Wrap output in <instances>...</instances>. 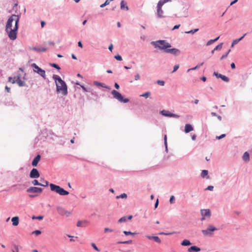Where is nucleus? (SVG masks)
Listing matches in <instances>:
<instances>
[{"label":"nucleus","instance_id":"nucleus-4","mask_svg":"<svg viewBox=\"0 0 252 252\" xmlns=\"http://www.w3.org/2000/svg\"><path fill=\"white\" fill-rule=\"evenodd\" d=\"M49 185L50 187L51 191H54L60 195L64 196L69 194V192L68 191L65 190L63 188L58 185L53 183H50Z\"/></svg>","mask_w":252,"mask_h":252},{"label":"nucleus","instance_id":"nucleus-57","mask_svg":"<svg viewBox=\"0 0 252 252\" xmlns=\"http://www.w3.org/2000/svg\"><path fill=\"white\" fill-rule=\"evenodd\" d=\"M238 42H239L238 40H237V39L234 40L231 44V47H233L234 46V45L237 44Z\"/></svg>","mask_w":252,"mask_h":252},{"label":"nucleus","instance_id":"nucleus-54","mask_svg":"<svg viewBox=\"0 0 252 252\" xmlns=\"http://www.w3.org/2000/svg\"><path fill=\"white\" fill-rule=\"evenodd\" d=\"M179 68V64H176V65H174L173 67V70L172 71V72H174L176 71H177Z\"/></svg>","mask_w":252,"mask_h":252},{"label":"nucleus","instance_id":"nucleus-36","mask_svg":"<svg viewBox=\"0 0 252 252\" xmlns=\"http://www.w3.org/2000/svg\"><path fill=\"white\" fill-rule=\"evenodd\" d=\"M126 220H127V216H124V217L121 218L118 220V222L119 223H122V222H126Z\"/></svg>","mask_w":252,"mask_h":252},{"label":"nucleus","instance_id":"nucleus-2","mask_svg":"<svg viewBox=\"0 0 252 252\" xmlns=\"http://www.w3.org/2000/svg\"><path fill=\"white\" fill-rule=\"evenodd\" d=\"M52 78L55 82L56 92L58 94H62L63 96L67 95L68 94L67 86L65 81L58 75H53Z\"/></svg>","mask_w":252,"mask_h":252},{"label":"nucleus","instance_id":"nucleus-58","mask_svg":"<svg viewBox=\"0 0 252 252\" xmlns=\"http://www.w3.org/2000/svg\"><path fill=\"white\" fill-rule=\"evenodd\" d=\"M113 230L112 229L109 228H105L104 229V232L105 233L107 232H112Z\"/></svg>","mask_w":252,"mask_h":252},{"label":"nucleus","instance_id":"nucleus-19","mask_svg":"<svg viewBox=\"0 0 252 252\" xmlns=\"http://www.w3.org/2000/svg\"><path fill=\"white\" fill-rule=\"evenodd\" d=\"M193 130V127L189 124H187L185 126V132L186 133H189V132Z\"/></svg>","mask_w":252,"mask_h":252},{"label":"nucleus","instance_id":"nucleus-44","mask_svg":"<svg viewBox=\"0 0 252 252\" xmlns=\"http://www.w3.org/2000/svg\"><path fill=\"white\" fill-rule=\"evenodd\" d=\"M41 234V231L39 230H36L32 232V234H35L36 236H38Z\"/></svg>","mask_w":252,"mask_h":252},{"label":"nucleus","instance_id":"nucleus-7","mask_svg":"<svg viewBox=\"0 0 252 252\" xmlns=\"http://www.w3.org/2000/svg\"><path fill=\"white\" fill-rule=\"evenodd\" d=\"M160 114L162 115L163 116L167 117H173L175 118H179L180 117V116L171 113L168 110H162L160 111Z\"/></svg>","mask_w":252,"mask_h":252},{"label":"nucleus","instance_id":"nucleus-5","mask_svg":"<svg viewBox=\"0 0 252 252\" xmlns=\"http://www.w3.org/2000/svg\"><path fill=\"white\" fill-rule=\"evenodd\" d=\"M111 94L113 95V98L117 99L120 102L126 103L128 102L129 101L128 98H124L123 95L115 90H113L111 91Z\"/></svg>","mask_w":252,"mask_h":252},{"label":"nucleus","instance_id":"nucleus-3","mask_svg":"<svg viewBox=\"0 0 252 252\" xmlns=\"http://www.w3.org/2000/svg\"><path fill=\"white\" fill-rule=\"evenodd\" d=\"M151 44L153 45L155 48H158L160 50H163L165 52V50L167 48H170L171 45L165 40H158L155 41H152Z\"/></svg>","mask_w":252,"mask_h":252},{"label":"nucleus","instance_id":"nucleus-12","mask_svg":"<svg viewBox=\"0 0 252 252\" xmlns=\"http://www.w3.org/2000/svg\"><path fill=\"white\" fill-rule=\"evenodd\" d=\"M26 191L29 193H41L43 191V189L39 187H31L28 188Z\"/></svg>","mask_w":252,"mask_h":252},{"label":"nucleus","instance_id":"nucleus-15","mask_svg":"<svg viewBox=\"0 0 252 252\" xmlns=\"http://www.w3.org/2000/svg\"><path fill=\"white\" fill-rule=\"evenodd\" d=\"M201 214L203 217H210L211 215V211L209 209H201Z\"/></svg>","mask_w":252,"mask_h":252},{"label":"nucleus","instance_id":"nucleus-62","mask_svg":"<svg viewBox=\"0 0 252 252\" xmlns=\"http://www.w3.org/2000/svg\"><path fill=\"white\" fill-rule=\"evenodd\" d=\"M246 34L247 33H245L244 34H243L242 36H241L239 38L237 39V40H238V42L240 41L241 40L243 39V38L246 36Z\"/></svg>","mask_w":252,"mask_h":252},{"label":"nucleus","instance_id":"nucleus-63","mask_svg":"<svg viewBox=\"0 0 252 252\" xmlns=\"http://www.w3.org/2000/svg\"><path fill=\"white\" fill-rule=\"evenodd\" d=\"M158 205V199H157L155 203V208H157Z\"/></svg>","mask_w":252,"mask_h":252},{"label":"nucleus","instance_id":"nucleus-59","mask_svg":"<svg viewBox=\"0 0 252 252\" xmlns=\"http://www.w3.org/2000/svg\"><path fill=\"white\" fill-rule=\"evenodd\" d=\"M140 75L138 73H137L134 76V80L137 81V80H139L140 79Z\"/></svg>","mask_w":252,"mask_h":252},{"label":"nucleus","instance_id":"nucleus-29","mask_svg":"<svg viewBox=\"0 0 252 252\" xmlns=\"http://www.w3.org/2000/svg\"><path fill=\"white\" fill-rule=\"evenodd\" d=\"M208 171L207 170H202L201 173V176L202 178L206 177L207 179L209 178V177L208 176Z\"/></svg>","mask_w":252,"mask_h":252},{"label":"nucleus","instance_id":"nucleus-49","mask_svg":"<svg viewBox=\"0 0 252 252\" xmlns=\"http://www.w3.org/2000/svg\"><path fill=\"white\" fill-rule=\"evenodd\" d=\"M222 75V74L219 73L218 72L216 71L214 72L213 73V75L215 76L218 78H220Z\"/></svg>","mask_w":252,"mask_h":252},{"label":"nucleus","instance_id":"nucleus-10","mask_svg":"<svg viewBox=\"0 0 252 252\" xmlns=\"http://www.w3.org/2000/svg\"><path fill=\"white\" fill-rule=\"evenodd\" d=\"M57 211L58 214L61 216L65 215L66 217H68L71 214L70 212L66 211L61 206H57Z\"/></svg>","mask_w":252,"mask_h":252},{"label":"nucleus","instance_id":"nucleus-56","mask_svg":"<svg viewBox=\"0 0 252 252\" xmlns=\"http://www.w3.org/2000/svg\"><path fill=\"white\" fill-rule=\"evenodd\" d=\"M174 232H169V233H165V232H160L159 233V235H169L173 234Z\"/></svg>","mask_w":252,"mask_h":252},{"label":"nucleus","instance_id":"nucleus-61","mask_svg":"<svg viewBox=\"0 0 252 252\" xmlns=\"http://www.w3.org/2000/svg\"><path fill=\"white\" fill-rule=\"evenodd\" d=\"M113 49V45L112 43H111L110 44V45L108 47V49L111 51L112 52V50Z\"/></svg>","mask_w":252,"mask_h":252},{"label":"nucleus","instance_id":"nucleus-1","mask_svg":"<svg viewBox=\"0 0 252 252\" xmlns=\"http://www.w3.org/2000/svg\"><path fill=\"white\" fill-rule=\"evenodd\" d=\"M20 14H12L8 19L5 26V31L10 39L14 40L17 38Z\"/></svg>","mask_w":252,"mask_h":252},{"label":"nucleus","instance_id":"nucleus-20","mask_svg":"<svg viewBox=\"0 0 252 252\" xmlns=\"http://www.w3.org/2000/svg\"><path fill=\"white\" fill-rule=\"evenodd\" d=\"M120 8L122 10H128L129 8L127 5V3L125 0H122L120 3Z\"/></svg>","mask_w":252,"mask_h":252},{"label":"nucleus","instance_id":"nucleus-21","mask_svg":"<svg viewBox=\"0 0 252 252\" xmlns=\"http://www.w3.org/2000/svg\"><path fill=\"white\" fill-rule=\"evenodd\" d=\"M201 250L200 248L196 246H192L188 250V252H199Z\"/></svg>","mask_w":252,"mask_h":252},{"label":"nucleus","instance_id":"nucleus-50","mask_svg":"<svg viewBox=\"0 0 252 252\" xmlns=\"http://www.w3.org/2000/svg\"><path fill=\"white\" fill-rule=\"evenodd\" d=\"M13 247L14 249L12 250V252H19L18 246L14 244Z\"/></svg>","mask_w":252,"mask_h":252},{"label":"nucleus","instance_id":"nucleus-14","mask_svg":"<svg viewBox=\"0 0 252 252\" xmlns=\"http://www.w3.org/2000/svg\"><path fill=\"white\" fill-rule=\"evenodd\" d=\"M44 182L45 184H42V183H39L38 180L34 179L32 182V183L34 186H40L44 187L48 186L49 182L48 181H44Z\"/></svg>","mask_w":252,"mask_h":252},{"label":"nucleus","instance_id":"nucleus-9","mask_svg":"<svg viewBox=\"0 0 252 252\" xmlns=\"http://www.w3.org/2000/svg\"><path fill=\"white\" fill-rule=\"evenodd\" d=\"M21 74H18L16 77H14V79L12 80V83L14 84L17 83L19 86L23 87L26 86L25 82L23 81L21 79Z\"/></svg>","mask_w":252,"mask_h":252},{"label":"nucleus","instance_id":"nucleus-23","mask_svg":"<svg viewBox=\"0 0 252 252\" xmlns=\"http://www.w3.org/2000/svg\"><path fill=\"white\" fill-rule=\"evenodd\" d=\"M157 7V17L158 18H161L163 17H164L163 15V11L162 10V7Z\"/></svg>","mask_w":252,"mask_h":252},{"label":"nucleus","instance_id":"nucleus-40","mask_svg":"<svg viewBox=\"0 0 252 252\" xmlns=\"http://www.w3.org/2000/svg\"><path fill=\"white\" fill-rule=\"evenodd\" d=\"M223 43H220L218 44L216 47L214 48L215 50H220L222 47Z\"/></svg>","mask_w":252,"mask_h":252},{"label":"nucleus","instance_id":"nucleus-41","mask_svg":"<svg viewBox=\"0 0 252 252\" xmlns=\"http://www.w3.org/2000/svg\"><path fill=\"white\" fill-rule=\"evenodd\" d=\"M169 202L170 204H174L175 202V197L174 195H171L170 197Z\"/></svg>","mask_w":252,"mask_h":252},{"label":"nucleus","instance_id":"nucleus-13","mask_svg":"<svg viewBox=\"0 0 252 252\" xmlns=\"http://www.w3.org/2000/svg\"><path fill=\"white\" fill-rule=\"evenodd\" d=\"M165 53H170L174 55H177L180 53V51L176 48H167V49L165 50Z\"/></svg>","mask_w":252,"mask_h":252},{"label":"nucleus","instance_id":"nucleus-52","mask_svg":"<svg viewBox=\"0 0 252 252\" xmlns=\"http://www.w3.org/2000/svg\"><path fill=\"white\" fill-rule=\"evenodd\" d=\"M225 136H226V135H225V134H221V135H220V136H217L216 137V138L217 139H222V138H223L225 137Z\"/></svg>","mask_w":252,"mask_h":252},{"label":"nucleus","instance_id":"nucleus-51","mask_svg":"<svg viewBox=\"0 0 252 252\" xmlns=\"http://www.w3.org/2000/svg\"><path fill=\"white\" fill-rule=\"evenodd\" d=\"M91 246H92V247L97 252H99L100 250L99 249L96 247V245L94 243H92L91 244Z\"/></svg>","mask_w":252,"mask_h":252},{"label":"nucleus","instance_id":"nucleus-60","mask_svg":"<svg viewBox=\"0 0 252 252\" xmlns=\"http://www.w3.org/2000/svg\"><path fill=\"white\" fill-rule=\"evenodd\" d=\"M180 27V24L176 25H175L173 28H172V30H175L176 29H178Z\"/></svg>","mask_w":252,"mask_h":252},{"label":"nucleus","instance_id":"nucleus-55","mask_svg":"<svg viewBox=\"0 0 252 252\" xmlns=\"http://www.w3.org/2000/svg\"><path fill=\"white\" fill-rule=\"evenodd\" d=\"M214 189V186H209L207 188L205 189V190L213 191Z\"/></svg>","mask_w":252,"mask_h":252},{"label":"nucleus","instance_id":"nucleus-39","mask_svg":"<svg viewBox=\"0 0 252 252\" xmlns=\"http://www.w3.org/2000/svg\"><path fill=\"white\" fill-rule=\"evenodd\" d=\"M198 31H199V29H194L193 30H191L189 31L186 32V33L193 34V33H195L196 32H198Z\"/></svg>","mask_w":252,"mask_h":252},{"label":"nucleus","instance_id":"nucleus-43","mask_svg":"<svg viewBox=\"0 0 252 252\" xmlns=\"http://www.w3.org/2000/svg\"><path fill=\"white\" fill-rule=\"evenodd\" d=\"M151 93L150 92H147L142 94L140 95L141 96L144 97L145 98H148L150 95Z\"/></svg>","mask_w":252,"mask_h":252},{"label":"nucleus","instance_id":"nucleus-8","mask_svg":"<svg viewBox=\"0 0 252 252\" xmlns=\"http://www.w3.org/2000/svg\"><path fill=\"white\" fill-rule=\"evenodd\" d=\"M217 228L212 225H209L206 229L202 230V232L204 235L210 236L212 235L211 232L217 230Z\"/></svg>","mask_w":252,"mask_h":252},{"label":"nucleus","instance_id":"nucleus-47","mask_svg":"<svg viewBox=\"0 0 252 252\" xmlns=\"http://www.w3.org/2000/svg\"><path fill=\"white\" fill-rule=\"evenodd\" d=\"M32 219L33 220L34 219H37V220H42L43 219V216H41V215H40V216H33Z\"/></svg>","mask_w":252,"mask_h":252},{"label":"nucleus","instance_id":"nucleus-25","mask_svg":"<svg viewBox=\"0 0 252 252\" xmlns=\"http://www.w3.org/2000/svg\"><path fill=\"white\" fill-rule=\"evenodd\" d=\"M11 221L13 226H17L19 224V219L18 217L15 216L12 218Z\"/></svg>","mask_w":252,"mask_h":252},{"label":"nucleus","instance_id":"nucleus-30","mask_svg":"<svg viewBox=\"0 0 252 252\" xmlns=\"http://www.w3.org/2000/svg\"><path fill=\"white\" fill-rule=\"evenodd\" d=\"M203 63H198L195 67L191 68H189V69H188L187 72H189L190 70H196V69L199 68L200 66L203 65Z\"/></svg>","mask_w":252,"mask_h":252},{"label":"nucleus","instance_id":"nucleus-46","mask_svg":"<svg viewBox=\"0 0 252 252\" xmlns=\"http://www.w3.org/2000/svg\"><path fill=\"white\" fill-rule=\"evenodd\" d=\"M114 58L117 60V61H122V57L121 55H120L119 54H118L117 55H115L114 56Z\"/></svg>","mask_w":252,"mask_h":252},{"label":"nucleus","instance_id":"nucleus-32","mask_svg":"<svg viewBox=\"0 0 252 252\" xmlns=\"http://www.w3.org/2000/svg\"><path fill=\"white\" fill-rule=\"evenodd\" d=\"M49 65L50 66L57 69L58 70H60L61 69V67L59 66V65L56 63H50Z\"/></svg>","mask_w":252,"mask_h":252},{"label":"nucleus","instance_id":"nucleus-24","mask_svg":"<svg viewBox=\"0 0 252 252\" xmlns=\"http://www.w3.org/2000/svg\"><path fill=\"white\" fill-rule=\"evenodd\" d=\"M32 50L38 52H44L47 51V48L45 47H33Z\"/></svg>","mask_w":252,"mask_h":252},{"label":"nucleus","instance_id":"nucleus-22","mask_svg":"<svg viewBox=\"0 0 252 252\" xmlns=\"http://www.w3.org/2000/svg\"><path fill=\"white\" fill-rule=\"evenodd\" d=\"M146 237L150 240H154L155 242H156L158 243L159 244L161 243V240L158 236L146 235Z\"/></svg>","mask_w":252,"mask_h":252},{"label":"nucleus","instance_id":"nucleus-42","mask_svg":"<svg viewBox=\"0 0 252 252\" xmlns=\"http://www.w3.org/2000/svg\"><path fill=\"white\" fill-rule=\"evenodd\" d=\"M127 197V194L125 193H122L119 196H117V198H126Z\"/></svg>","mask_w":252,"mask_h":252},{"label":"nucleus","instance_id":"nucleus-27","mask_svg":"<svg viewBox=\"0 0 252 252\" xmlns=\"http://www.w3.org/2000/svg\"><path fill=\"white\" fill-rule=\"evenodd\" d=\"M170 1H171V0H159L157 4V7H162V6L164 3Z\"/></svg>","mask_w":252,"mask_h":252},{"label":"nucleus","instance_id":"nucleus-16","mask_svg":"<svg viewBox=\"0 0 252 252\" xmlns=\"http://www.w3.org/2000/svg\"><path fill=\"white\" fill-rule=\"evenodd\" d=\"M89 223V221L87 220H79L77 221L76 226L77 227H85Z\"/></svg>","mask_w":252,"mask_h":252},{"label":"nucleus","instance_id":"nucleus-11","mask_svg":"<svg viewBox=\"0 0 252 252\" xmlns=\"http://www.w3.org/2000/svg\"><path fill=\"white\" fill-rule=\"evenodd\" d=\"M29 176L31 178L36 179L40 177V173L36 168H32L30 171Z\"/></svg>","mask_w":252,"mask_h":252},{"label":"nucleus","instance_id":"nucleus-33","mask_svg":"<svg viewBox=\"0 0 252 252\" xmlns=\"http://www.w3.org/2000/svg\"><path fill=\"white\" fill-rule=\"evenodd\" d=\"M132 242V241L130 240H127V241H118L117 242V244H131Z\"/></svg>","mask_w":252,"mask_h":252},{"label":"nucleus","instance_id":"nucleus-17","mask_svg":"<svg viewBox=\"0 0 252 252\" xmlns=\"http://www.w3.org/2000/svg\"><path fill=\"white\" fill-rule=\"evenodd\" d=\"M41 156L40 155L38 154L37 156H36L32 161V165L34 167L36 166Z\"/></svg>","mask_w":252,"mask_h":252},{"label":"nucleus","instance_id":"nucleus-45","mask_svg":"<svg viewBox=\"0 0 252 252\" xmlns=\"http://www.w3.org/2000/svg\"><path fill=\"white\" fill-rule=\"evenodd\" d=\"M109 3H110L109 0H106V1H105L104 3L101 4L100 5V7L101 8H103V7H105V6L108 5L109 4Z\"/></svg>","mask_w":252,"mask_h":252},{"label":"nucleus","instance_id":"nucleus-18","mask_svg":"<svg viewBox=\"0 0 252 252\" xmlns=\"http://www.w3.org/2000/svg\"><path fill=\"white\" fill-rule=\"evenodd\" d=\"M93 83H94V85H95L96 86H98V87L100 86V87H101L102 88H104L108 89V90H110L111 89V87H110L106 85L104 83H100V82H99L96 81H94Z\"/></svg>","mask_w":252,"mask_h":252},{"label":"nucleus","instance_id":"nucleus-37","mask_svg":"<svg viewBox=\"0 0 252 252\" xmlns=\"http://www.w3.org/2000/svg\"><path fill=\"white\" fill-rule=\"evenodd\" d=\"M220 79L225 82H228L229 81V78L224 75H221Z\"/></svg>","mask_w":252,"mask_h":252},{"label":"nucleus","instance_id":"nucleus-34","mask_svg":"<svg viewBox=\"0 0 252 252\" xmlns=\"http://www.w3.org/2000/svg\"><path fill=\"white\" fill-rule=\"evenodd\" d=\"M84 92H92V89L90 88H87L84 85H80Z\"/></svg>","mask_w":252,"mask_h":252},{"label":"nucleus","instance_id":"nucleus-6","mask_svg":"<svg viewBox=\"0 0 252 252\" xmlns=\"http://www.w3.org/2000/svg\"><path fill=\"white\" fill-rule=\"evenodd\" d=\"M31 66L33 68L34 72L38 74L44 79L46 78V72L44 69L39 67L35 63H32Z\"/></svg>","mask_w":252,"mask_h":252},{"label":"nucleus","instance_id":"nucleus-53","mask_svg":"<svg viewBox=\"0 0 252 252\" xmlns=\"http://www.w3.org/2000/svg\"><path fill=\"white\" fill-rule=\"evenodd\" d=\"M158 84L160 85V86H164L165 82L164 81L158 80L157 81Z\"/></svg>","mask_w":252,"mask_h":252},{"label":"nucleus","instance_id":"nucleus-26","mask_svg":"<svg viewBox=\"0 0 252 252\" xmlns=\"http://www.w3.org/2000/svg\"><path fill=\"white\" fill-rule=\"evenodd\" d=\"M242 158H243V160L244 161H249V160H250V155H249V154L247 152H245L244 154H243V157H242Z\"/></svg>","mask_w":252,"mask_h":252},{"label":"nucleus","instance_id":"nucleus-48","mask_svg":"<svg viewBox=\"0 0 252 252\" xmlns=\"http://www.w3.org/2000/svg\"><path fill=\"white\" fill-rule=\"evenodd\" d=\"M123 233L125 234V235H126V236L129 235H134L136 234L135 233H132L131 231H126V230L124 231Z\"/></svg>","mask_w":252,"mask_h":252},{"label":"nucleus","instance_id":"nucleus-64","mask_svg":"<svg viewBox=\"0 0 252 252\" xmlns=\"http://www.w3.org/2000/svg\"><path fill=\"white\" fill-rule=\"evenodd\" d=\"M114 87L116 89H119L120 88V86L117 83H115Z\"/></svg>","mask_w":252,"mask_h":252},{"label":"nucleus","instance_id":"nucleus-31","mask_svg":"<svg viewBox=\"0 0 252 252\" xmlns=\"http://www.w3.org/2000/svg\"><path fill=\"white\" fill-rule=\"evenodd\" d=\"M220 38V36H218L217 37H216V38L214 39H210L206 43V45L207 46H209L210 45H211L212 44H213L214 42L217 41Z\"/></svg>","mask_w":252,"mask_h":252},{"label":"nucleus","instance_id":"nucleus-35","mask_svg":"<svg viewBox=\"0 0 252 252\" xmlns=\"http://www.w3.org/2000/svg\"><path fill=\"white\" fill-rule=\"evenodd\" d=\"M164 144L165 147V151L166 153L168 152V148H167V136L166 135H164Z\"/></svg>","mask_w":252,"mask_h":252},{"label":"nucleus","instance_id":"nucleus-38","mask_svg":"<svg viewBox=\"0 0 252 252\" xmlns=\"http://www.w3.org/2000/svg\"><path fill=\"white\" fill-rule=\"evenodd\" d=\"M230 51H231V50H230V49H229V50L227 51V52H226V53H225V54H223V55L220 57V60H223V59H224L226 58L227 57V56H228V54L230 52Z\"/></svg>","mask_w":252,"mask_h":252},{"label":"nucleus","instance_id":"nucleus-28","mask_svg":"<svg viewBox=\"0 0 252 252\" xmlns=\"http://www.w3.org/2000/svg\"><path fill=\"white\" fill-rule=\"evenodd\" d=\"M181 244L183 246H189L191 245V243L189 240L184 239L182 241Z\"/></svg>","mask_w":252,"mask_h":252}]
</instances>
